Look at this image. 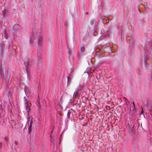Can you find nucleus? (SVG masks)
<instances>
[{
  "label": "nucleus",
  "instance_id": "nucleus-1",
  "mask_svg": "<svg viewBox=\"0 0 152 152\" xmlns=\"http://www.w3.org/2000/svg\"><path fill=\"white\" fill-rule=\"evenodd\" d=\"M79 90L77 89L74 93L73 95V98H76V96L78 95V92Z\"/></svg>",
  "mask_w": 152,
  "mask_h": 152
},
{
  "label": "nucleus",
  "instance_id": "nucleus-2",
  "mask_svg": "<svg viewBox=\"0 0 152 152\" xmlns=\"http://www.w3.org/2000/svg\"><path fill=\"white\" fill-rule=\"evenodd\" d=\"M24 103L25 104H28V101L27 99H26V97H24Z\"/></svg>",
  "mask_w": 152,
  "mask_h": 152
},
{
  "label": "nucleus",
  "instance_id": "nucleus-3",
  "mask_svg": "<svg viewBox=\"0 0 152 152\" xmlns=\"http://www.w3.org/2000/svg\"><path fill=\"white\" fill-rule=\"evenodd\" d=\"M26 109L28 112H29V111H30V109L29 106H28L27 105L26 106Z\"/></svg>",
  "mask_w": 152,
  "mask_h": 152
},
{
  "label": "nucleus",
  "instance_id": "nucleus-4",
  "mask_svg": "<svg viewBox=\"0 0 152 152\" xmlns=\"http://www.w3.org/2000/svg\"><path fill=\"white\" fill-rule=\"evenodd\" d=\"M0 71L1 72L3 73L4 72V66L2 65H1V67L0 68Z\"/></svg>",
  "mask_w": 152,
  "mask_h": 152
},
{
  "label": "nucleus",
  "instance_id": "nucleus-5",
  "mask_svg": "<svg viewBox=\"0 0 152 152\" xmlns=\"http://www.w3.org/2000/svg\"><path fill=\"white\" fill-rule=\"evenodd\" d=\"M85 48L84 47H81L80 48V50L82 52L84 53L85 51Z\"/></svg>",
  "mask_w": 152,
  "mask_h": 152
},
{
  "label": "nucleus",
  "instance_id": "nucleus-6",
  "mask_svg": "<svg viewBox=\"0 0 152 152\" xmlns=\"http://www.w3.org/2000/svg\"><path fill=\"white\" fill-rule=\"evenodd\" d=\"M32 121L31 120L30 122V125L29 126V128H31L32 127Z\"/></svg>",
  "mask_w": 152,
  "mask_h": 152
},
{
  "label": "nucleus",
  "instance_id": "nucleus-7",
  "mask_svg": "<svg viewBox=\"0 0 152 152\" xmlns=\"http://www.w3.org/2000/svg\"><path fill=\"white\" fill-rule=\"evenodd\" d=\"M31 128H28V133L30 134V132L31 131Z\"/></svg>",
  "mask_w": 152,
  "mask_h": 152
},
{
  "label": "nucleus",
  "instance_id": "nucleus-8",
  "mask_svg": "<svg viewBox=\"0 0 152 152\" xmlns=\"http://www.w3.org/2000/svg\"><path fill=\"white\" fill-rule=\"evenodd\" d=\"M68 50H69V52L68 53V54L69 55H71V53L70 52L69 49V46H68Z\"/></svg>",
  "mask_w": 152,
  "mask_h": 152
},
{
  "label": "nucleus",
  "instance_id": "nucleus-9",
  "mask_svg": "<svg viewBox=\"0 0 152 152\" xmlns=\"http://www.w3.org/2000/svg\"><path fill=\"white\" fill-rule=\"evenodd\" d=\"M38 104H37L38 106L39 107V108H40V103L39 101H38Z\"/></svg>",
  "mask_w": 152,
  "mask_h": 152
},
{
  "label": "nucleus",
  "instance_id": "nucleus-10",
  "mask_svg": "<svg viewBox=\"0 0 152 152\" xmlns=\"http://www.w3.org/2000/svg\"><path fill=\"white\" fill-rule=\"evenodd\" d=\"M70 113V111L68 112L67 113V115L68 117H69Z\"/></svg>",
  "mask_w": 152,
  "mask_h": 152
},
{
  "label": "nucleus",
  "instance_id": "nucleus-11",
  "mask_svg": "<svg viewBox=\"0 0 152 152\" xmlns=\"http://www.w3.org/2000/svg\"><path fill=\"white\" fill-rule=\"evenodd\" d=\"M132 103L133 104V106L134 107V109H135V106L134 103V102H132Z\"/></svg>",
  "mask_w": 152,
  "mask_h": 152
},
{
  "label": "nucleus",
  "instance_id": "nucleus-12",
  "mask_svg": "<svg viewBox=\"0 0 152 152\" xmlns=\"http://www.w3.org/2000/svg\"><path fill=\"white\" fill-rule=\"evenodd\" d=\"M144 113V111L142 109V110L141 112V113Z\"/></svg>",
  "mask_w": 152,
  "mask_h": 152
},
{
  "label": "nucleus",
  "instance_id": "nucleus-13",
  "mask_svg": "<svg viewBox=\"0 0 152 152\" xmlns=\"http://www.w3.org/2000/svg\"><path fill=\"white\" fill-rule=\"evenodd\" d=\"M67 84H68V82H69V78H68V77H67Z\"/></svg>",
  "mask_w": 152,
  "mask_h": 152
},
{
  "label": "nucleus",
  "instance_id": "nucleus-14",
  "mask_svg": "<svg viewBox=\"0 0 152 152\" xmlns=\"http://www.w3.org/2000/svg\"><path fill=\"white\" fill-rule=\"evenodd\" d=\"M4 138V139L6 141H7V138L6 137H5Z\"/></svg>",
  "mask_w": 152,
  "mask_h": 152
},
{
  "label": "nucleus",
  "instance_id": "nucleus-15",
  "mask_svg": "<svg viewBox=\"0 0 152 152\" xmlns=\"http://www.w3.org/2000/svg\"><path fill=\"white\" fill-rule=\"evenodd\" d=\"M145 65H146L148 66H149L145 62Z\"/></svg>",
  "mask_w": 152,
  "mask_h": 152
},
{
  "label": "nucleus",
  "instance_id": "nucleus-16",
  "mask_svg": "<svg viewBox=\"0 0 152 152\" xmlns=\"http://www.w3.org/2000/svg\"><path fill=\"white\" fill-rule=\"evenodd\" d=\"M26 89L25 88L24 89V91L26 93Z\"/></svg>",
  "mask_w": 152,
  "mask_h": 152
},
{
  "label": "nucleus",
  "instance_id": "nucleus-17",
  "mask_svg": "<svg viewBox=\"0 0 152 152\" xmlns=\"http://www.w3.org/2000/svg\"><path fill=\"white\" fill-rule=\"evenodd\" d=\"M15 143L16 145H17V142H15Z\"/></svg>",
  "mask_w": 152,
  "mask_h": 152
},
{
  "label": "nucleus",
  "instance_id": "nucleus-18",
  "mask_svg": "<svg viewBox=\"0 0 152 152\" xmlns=\"http://www.w3.org/2000/svg\"><path fill=\"white\" fill-rule=\"evenodd\" d=\"M135 110V109H134H134H133V111H134V110Z\"/></svg>",
  "mask_w": 152,
  "mask_h": 152
}]
</instances>
